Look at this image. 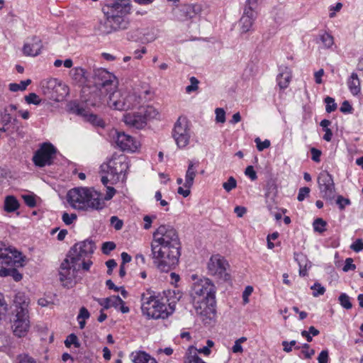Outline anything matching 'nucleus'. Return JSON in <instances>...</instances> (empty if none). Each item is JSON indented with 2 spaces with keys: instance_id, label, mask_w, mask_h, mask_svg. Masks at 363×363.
Returning <instances> with one entry per match:
<instances>
[{
  "instance_id": "603ef678",
  "label": "nucleus",
  "mask_w": 363,
  "mask_h": 363,
  "mask_svg": "<svg viewBox=\"0 0 363 363\" xmlns=\"http://www.w3.org/2000/svg\"><path fill=\"white\" fill-rule=\"evenodd\" d=\"M310 189L308 187H302L299 189L297 199L299 201H303L306 197L309 196Z\"/></svg>"
},
{
  "instance_id": "49530a36",
  "label": "nucleus",
  "mask_w": 363,
  "mask_h": 363,
  "mask_svg": "<svg viewBox=\"0 0 363 363\" xmlns=\"http://www.w3.org/2000/svg\"><path fill=\"white\" fill-rule=\"evenodd\" d=\"M25 203L30 208H33L36 206V201L34 195L25 194L22 196Z\"/></svg>"
},
{
  "instance_id": "c756f323",
  "label": "nucleus",
  "mask_w": 363,
  "mask_h": 363,
  "mask_svg": "<svg viewBox=\"0 0 363 363\" xmlns=\"http://www.w3.org/2000/svg\"><path fill=\"white\" fill-rule=\"evenodd\" d=\"M20 204L13 196H7L4 200V210L8 213L14 212L19 208Z\"/></svg>"
},
{
  "instance_id": "680f3d73",
  "label": "nucleus",
  "mask_w": 363,
  "mask_h": 363,
  "mask_svg": "<svg viewBox=\"0 0 363 363\" xmlns=\"http://www.w3.org/2000/svg\"><path fill=\"white\" fill-rule=\"evenodd\" d=\"M89 316L90 314L88 310L86 308L82 307L80 308L79 313L77 315V320L88 319Z\"/></svg>"
},
{
  "instance_id": "5701e85b",
  "label": "nucleus",
  "mask_w": 363,
  "mask_h": 363,
  "mask_svg": "<svg viewBox=\"0 0 363 363\" xmlns=\"http://www.w3.org/2000/svg\"><path fill=\"white\" fill-rule=\"evenodd\" d=\"M94 300L103 307V309H108L111 307L118 308L123 303V300L118 296H112L106 298H94Z\"/></svg>"
},
{
  "instance_id": "20e7f679",
  "label": "nucleus",
  "mask_w": 363,
  "mask_h": 363,
  "mask_svg": "<svg viewBox=\"0 0 363 363\" xmlns=\"http://www.w3.org/2000/svg\"><path fill=\"white\" fill-rule=\"evenodd\" d=\"M165 298L156 296L154 292L147 291L141 295V311L149 319H165L174 311V305L168 303Z\"/></svg>"
},
{
  "instance_id": "37998d69",
  "label": "nucleus",
  "mask_w": 363,
  "mask_h": 363,
  "mask_svg": "<svg viewBox=\"0 0 363 363\" xmlns=\"http://www.w3.org/2000/svg\"><path fill=\"white\" fill-rule=\"evenodd\" d=\"M325 102L326 104L325 110L328 113H331L336 110L337 104L335 102V99L333 98L327 96L325 99Z\"/></svg>"
},
{
  "instance_id": "3c124183",
  "label": "nucleus",
  "mask_w": 363,
  "mask_h": 363,
  "mask_svg": "<svg viewBox=\"0 0 363 363\" xmlns=\"http://www.w3.org/2000/svg\"><path fill=\"white\" fill-rule=\"evenodd\" d=\"M111 224L113 226V228L116 230H119L123 228V222L122 220L119 219L117 216H111L110 218Z\"/></svg>"
},
{
  "instance_id": "69168bd1",
  "label": "nucleus",
  "mask_w": 363,
  "mask_h": 363,
  "mask_svg": "<svg viewBox=\"0 0 363 363\" xmlns=\"http://www.w3.org/2000/svg\"><path fill=\"white\" fill-rule=\"evenodd\" d=\"M337 204H338L340 209H343L345 206L349 205L350 201L347 199L343 198L342 196H338L337 199Z\"/></svg>"
},
{
  "instance_id": "4be33fe9",
  "label": "nucleus",
  "mask_w": 363,
  "mask_h": 363,
  "mask_svg": "<svg viewBox=\"0 0 363 363\" xmlns=\"http://www.w3.org/2000/svg\"><path fill=\"white\" fill-rule=\"evenodd\" d=\"M17 110V106L14 104H7L4 106H0V118L1 121L4 125L10 124L15 118H13L12 113Z\"/></svg>"
},
{
  "instance_id": "4d7b16f0",
  "label": "nucleus",
  "mask_w": 363,
  "mask_h": 363,
  "mask_svg": "<svg viewBox=\"0 0 363 363\" xmlns=\"http://www.w3.org/2000/svg\"><path fill=\"white\" fill-rule=\"evenodd\" d=\"M245 174L247 177H248L252 181H255L257 179V173L254 169L252 166H248L245 170Z\"/></svg>"
},
{
  "instance_id": "f257e3e1",
  "label": "nucleus",
  "mask_w": 363,
  "mask_h": 363,
  "mask_svg": "<svg viewBox=\"0 0 363 363\" xmlns=\"http://www.w3.org/2000/svg\"><path fill=\"white\" fill-rule=\"evenodd\" d=\"M181 242L175 228L160 225L152 234L151 255L154 264L162 272H167L179 262Z\"/></svg>"
},
{
  "instance_id": "412c9836",
  "label": "nucleus",
  "mask_w": 363,
  "mask_h": 363,
  "mask_svg": "<svg viewBox=\"0 0 363 363\" xmlns=\"http://www.w3.org/2000/svg\"><path fill=\"white\" fill-rule=\"evenodd\" d=\"M279 74L277 75V82L281 89L287 88L291 79V70L287 66L279 67Z\"/></svg>"
},
{
  "instance_id": "09e8293b",
  "label": "nucleus",
  "mask_w": 363,
  "mask_h": 363,
  "mask_svg": "<svg viewBox=\"0 0 363 363\" xmlns=\"http://www.w3.org/2000/svg\"><path fill=\"white\" fill-rule=\"evenodd\" d=\"M255 142L259 151H262L270 146V141L269 140L262 141L259 138H257Z\"/></svg>"
},
{
  "instance_id": "1a4fd4ad",
  "label": "nucleus",
  "mask_w": 363,
  "mask_h": 363,
  "mask_svg": "<svg viewBox=\"0 0 363 363\" xmlns=\"http://www.w3.org/2000/svg\"><path fill=\"white\" fill-rule=\"evenodd\" d=\"M11 323L13 335L18 337H25L28 334L30 327V318L27 308L24 307L23 305L17 306Z\"/></svg>"
},
{
  "instance_id": "7c9ffc66",
  "label": "nucleus",
  "mask_w": 363,
  "mask_h": 363,
  "mask_svg": "<svg viewBox=\"0 0 363 363\" xmlns=\"http://www.w3.org/2000/svg\"><path fill=\"white\" fill-rule=\"evenodd\" d=\"M69 112L76 114L77 116H82L84 118L85 116L88 111L84 108L83 106H81L78 103L73 101L70 102L68 105Z\"/></svg>"
},
{
  "instance_id": "f704fd0d",
  "label": "nucleus",
  "mask_w": 363,
  "mask_h": 363,
  "mask_svg": "<svg viewBox=\"0 0 363 363\" xmlns=\"http://www.w3.org/2000/svg\"><path fill=\"white\" fill-rule=\"evenodd\" d=\"M320 40L322 43L323 48H330L334 44L333 37L328 33H324L320 35Z\"/></svg>"
},
{
  "instance_id": "c9c22d12",
  "label": "nucleus",
  "mask_w": 363,
  "mask_h": 363,
  "mask_svg": "<svg viewBox=\"0 0 363 363\" xmlns=\"http://www.w3.org/2000/svg\"><path fill=\"white\" fill-rule=\"evenodd\" d=\"M84 119L96 126L102 127L104 124V121L99 116L93 113H89V111L86 116H85Z\"/></svg>"
},
{
  "instance_id": "cd10ccee",
  "label": "nucleus",
  "mask_w": 363,
  "mask_h": 363,
  "mask_svg": "<svg viewBox=\"0 0 363 363\" xmlns=\"http://www.w3.org/2000/svg\"><path fill=\"white\" fill-rule=\"evenodd\" d=\"M347 86L350 91L352 95L355 96L360 93V81L356 73H352L351 76L347 80Z\"/></svg>"
},
{
  "instance_id": "6e6552de",
  "label": "nucleus",
  "mask_w": 363,
  "mask_h": 363,
  "mask_svg": "<svg viewBox=\"0 0 363 363\" xmlns=\"http://www.w3.org/2000/svg\"><path fill=\"white\" fill-rule=\"evenodd\" d=\"M77 262L67 257L62 262L58 269L59 280L62 286L67 289L74 287L78 281L77 269Z\"/></svg>"
},
{
  "instance_id": "c85d7f7f",
  "label": "nucleus",
  "mask_w": 363,
  "mask_h": 363,
  "mask_svg": "<svg viewBox=\"0 0 363 363\" xmlns=\"http://www.w3.org/2000/svg\"><path fill=\"white\" fill-rule=\"evenodd\" d=\"M86 71L81 67H75L71 69L69 75L77 83H84L86 80Z\"/></svg>"
},
{
  "instance_id": "6e6d98bb",
  "label": "nucleus",
  "mask_w": 363,
  "mask_h": 363,
  "mask_svg": "<svg viewBox=\"0 0 363 363\" xmlns=\"http://www.w3.org/2000/svg\"><path fill=\"white\" fill-rule=\"evenodd\" d=\"M356 269V265L353 264V259L350 257L347 258L345 262V265L342 268V270L345 272H347L351 270H354Z\"/></svg>"
},
{
  "instance_id": "8fccbe9b",
  "label": "nucleus",
  "mask_w": 363,
  "mask_h": 363,
  "mask_svg": "<svg viewBox=\"0 0 363 363\" xmlns=\"http://www.w3.org/2000/svg\"><path fill=\"white\" fill-rule=\"evenodd\" d=\"M190 82H191V84L186 87V93H189V94L192 91H196L199 88V86H198L199 80L196 77H191L190 78Z\"/></svg>"
},
{
  "instance_id": "e433bc0d",
  "label": "nucleus",
  "mask_w": 363,
  "mask_h": 363,
  "mask_svg": "<svg viewBox=\"0 0 363 363\" xmlns=\"http://www.w3.org/2000/svg\"><path fill=\"white\" fill-rule=\"evenodd\" d=\"M338 301H339V303L345 309L348 310V309H350L352 308V304L350 301V296L346 294L345 293H342L339 298H338Z\"/></svg>"
},
{
  "instance_id": "e2e57ef3",
  "label": "nucleus",
  "mask_w": 363,
  "mask_h": 363,
  "mask_svg": "<svg viewBox=\"0 0 363 363\" xmlns=\"http://www.w3.org/2000/svg\"><path fill=\"white\" fill-rule=\"evenodd\" d=\"M340 111L344 113H350L352 111V107L347 101H344L340 108Z\"/></svg>"
},
{
  "instance_id": "9d476101",
  "label": "nucleus",
  "mask_w": 363,
  "mask_h": 363,
  "mask_svg": "<svg viewBox=\"0 0 363 363\" xmlns=\"http://www.w3.org/2000/svg\"><path fill=\"white\" fill-rule=\"evenodd\" d=\"M191 123L186 116H179L174 125L172 137L178 147L184 148L190 142L191 137Z\"/></svg>"
},
{
  "instance_id": "f3484780",
  "label": "nucleus",
  "mask_w": 363,
  "mask_h": 363,
  "mask_svg": "<svg viewBox=\"0 0 363 363\" xmlns=\"http://www.w3.org/2000/svg\"><path fill=\"white\" fill-rule=\"evenodd\" d=\"M113 138L117 147L123 151L133 152L139 147L138 142L133 137L125 134L124 132L115 130L113 133Z\"/></svg>"
},
{
  "instance_id": "a878e982",
  "label": "nucleus",
  "mask_w": 363,
  "mask_h": 363,
  "mask_svg": "<svg viewBox=\"0 0 363 363\" xmlns=\"http://www.w3.org/2000/svg\"><path fill=\"white\" fill-rule=\"evenodd\" d=\"M256 15L250 14L247 12H244L240 20V24L242 32L246 33L250 30L256 18Z\"/></svg>"
},
{
  "instance_id": "ddd939ff",
  "label": "nucleus",
  "mask_w": 363,
  "mask_h": 363,
  "mask_svg": "<svg viewBox=\"0 0 363 363\" xmlns=\"http://www.w3.org/2000/svg\"><path fill=\"white\" fill-rule=\"evenodd\" d=\"M57 153V149L50 143H42L35 152L32 160L38 167H44L52 164Z\"/></svg>"
},
{
  "instance_id": "7ed1b4c3",
  "label": "nucleus",
  "mask_w": 363,
  "mask_h": 363,
  "mask_svg": "<svg viewBox=\"0 0 363 363\" xmlns=\"http://www.w3.org/2000/svg\"><path fill=\"white\" fill-rule=\"evenodd\" d=\"M132 4L130 0H113L103 8L106 16L105 29L103 31L110 33L128 27L125 16L130 13Z\"/></svg>"
},
{
  "instance_id": "423d86ee",
  "label": "nucleus",
  "mask_w": 363,
  "mask_h": 363,
  "mask_svg": "<svg viewBox=\"0 0 363 363\" xmlns=\"http://www.w3.org/2000/svg\"><path fill=\"white\" fill-rule=\"evenodd\" d=\"M128 168V159L125 155L113 154L100 167L102 184L106 186L108 182L114 184L124 179Z\"/></svg>"
},
{
  "instance_id": "aec40b11",
  "label": "nucleus",
  "mask_w": 363,
  "mask_h": 363,
  "mask_svg": "<svg viewBox=\"0 0 363 363\" xmlns=\"http://www.w3.org/2000/svg\"><path fill=\"white\" fill-rule=\"evenodd\" d=\"M41 48V40L38 37H33L30 42L24 44L23 52L26 55L36 56L40 53Z\"/></svg>"
},
{
  "instance_id": "dca6fc26",
  "label": "nucleus",
  "mask_w": 363,
  "mask_h": 363,
  "mask_svg": "<svg viewBox=\"0 0 363 363\" xmlns=\"http://www.w3.org/2000/svg\"><path fill=\"white\" fill-rule=\"evenodd\" d=\"M216 288L208 278H202L194 283L192 286V298H206L216 297Z\"/></svg>"
},
{
  "instance_id": "5fc2aeb1",
  "label": "nucleus",
  "mask_w": 363,
  "mask_h": 363,
  "mask_svg": "<svg viewBox=\"0 0 363 363\" xmlns=\"http://www.w3.org/2000/svg\"><path fill=\"white\" fill-rule=\"evenodd\" d=\"M350 248L355 252H359L363 250V240L362 239L356 240L351 245Z\"/></svg>"
},
{
  "instance_id": "338daca9",
  "label": "nucleus",
  "mask_w": 363,
  "mask_h": 363,
  "mask_svg": "<svg viewBox=\"0 0 363 363\" xmlns=\"http://www.w3.org/2000/svg\"><path fill=\"white\" fill-rule=\"evenodd\" d=\"M296 344V340H291V342L283 341L282 345L284 347V351L286 352H290L292 350V347Z\"/></svg>"
},
{
  "instance_id": "f03ea898",
  "label": "nucleus",
  "mask_w": 363,
  "mask_h": 363,
  "mask_svg": "<svg viewBox=\"0 0 363 363\" xmlns=\"http://www.w3.org/2000/svg\"><path fill=\"white\" fill-rule=\"evenodd\" d=\"M67 200L72 208L80 211H99L105 207L101 193L93 188H73L67 192Z\"/></svg>"
},
{
  "instance_id": "b1692460",
  "label": "nucleus",
  "mask_w": 363,
  "mask_h": 363,
  "mask_svg": "<svg viewBox=\"0 0 363 363\" xmlns=\"http://www.w3.org/2000/svg\"><path fill=\"white\" fill-rule=\"evenodd\" d=\"M198 164L191 161L189 162L188 168L185 174L184 187H191L194 184V179L196 176Z\"/></svg>"
},
{
  "instance_id": "4468645a",
  "label": "nucleus",
  "mask_w": 363,
  "mask_h": 363,
  "mask_svg": "<svg viewBox=\"0 0 363 363\" xmlns=\"http://www.w3.org/2000/svg\"><path fill=\"white\" fill-rule=\"evenodd\" d=\"M23 258L21 253L11 246L0 243V266L22 267Z\"/></svg>"
},
{
  "instance_id": "393cba45",
  "label": "nucleus",
  "mask_w": 363,
  "mask_h": 363,
  "mask_svg": "<svg viewBox=\"0 0 363 363\" xmlns=\"http://www.w3.org/2000/svg\"><path fill=\"white\" fill-rule=\"evenodd\" d=\"M130 358L133 363H157L155 359L142 351L133 352L130 354Z\"/></svg>"
},
{
  "instance_id": "de8ad7c7",
  "label": "nucleus",
  "mask_w": 363,
  "mask_h": 363,
  "mask_svg": "<svg viewBox=\"0 0 363 363\" xmlns=\"http://www.w3.org/2000/svg\"><path fill=\"white\" fill-rule=\"evenodd\" d=\"M216 121L217 123H223L225 121V112L222 108H217L215 110Z\"/></svg>"
},
{
  "instance_id": "6ab92c4d",
  "label": "nucleus",
  "mask_w": 363,
  "mask_h": 363,
  "mask_svg": "<svg viewBox=\"0 0 363 363\" xmlns=\"http://www.w3.org/2000/svg\"><path fill=\"white\" fill-rule=\"evenodd\" d=\"M124 123L132 128L141 129L146 125L145 117L140 110L133 113H126L123 116Z\"/></svg>"
},
{
  "instance_id": "a19ab883",
  "label": "nucleus",
  "mask_w": 363,
  "mask_h": 363,
  "mask_svg": "<svg viewBox=\"0 0 363 363\" xmlns=\"http://www.w3.org/2000/svg\"><path fill=\"white\" fill-rule=\"evenodd\" d=\"M236 186L237 182L233 177H230L228 181L223 184V187L227 192H230L233 189L236 188Z\"/></svg>"
},
{
  "instance_id": "a211bd4d",
  "label": "nucleus",
  "mask_w": 363,
  "mask_h": 363,
  "mask_svg": "<svg viewBox=\"0 0 363 363\" xmlns=\"http://www.w3.org/2000/svg\"><path fill=\"white\" fill-rule=\"evenodd\" d=\"M318 184L322 197L332 199L335 194V184L333 176L328 172H323L318 177Z\"/></svg>"
},
{
  "instance_id": "f8f14e48",
  "label": "nucleus",
  "mask_w": 363,
  "mask_h": 363,
  "mask_svg": "<svg viewBox=\"0 0 363 363\" xmlns=\"http://www.w3.org/2000/svg\"><path fill=\"white\" fill-rule=\"evenodd\" d=\"M192 298L194 309L197 315L201 317L203 321L211 320L215 318L216 315V297Z\"/></svg>"
},
{
  "instance_id": "0eeeda50",
  "label": "nucleus",
  "mask_w": 363,
  "mask_h": 363,
  "mask_svg": "<svg viewBox=\"0 0 363 363\" xmlns=\"http://www.w3.org/2000/svg\"><path fill=\"white\" fill-rule=\"evenodd\" d=\"M109 107L118 111H128L140 106L142 97L134 89L115 91L108 98Z\"/></svg>"
},
{
  "instance_id": "72a5a7b5",
  "label": "nucleus",
  "mask_w": 363,
  "mask_h": 363,
  "mask_svg": "<svg viewBox=\"0 0 363 363\" xmlns=\"http://www.w3.org/2000/svg\"><path fill=\"white\" fill-rule=\"evenodd\" d=\"M202 11V6L200 4H190L185 7V11L189 14L190 18L199 14Z\"/></svg>"
},
{
  "instance_id": "13d9d810",
  "label": "nucleus",
  "mask_w": 363,
  "mask_h": 363,
  "mask_svg": "<svg viewBox=\"0 0 363 363\" xmlns=\"http://www.w3.org/2000/svg\"><path fill=\"white\" fill-rule=\"evenodd\" d=\"M253 291V287L251 286H247L245 287L244 291L242 292V300L245 304L249 303V296L252 294Z\"/></svg>"
},
{
  "instance_id": "a18cd8bd",
  "label": "nucleus",
  "mask_w": 363,
  "mask_h": 363,
  "mask_svg": "<svg viewBox=\"0 0 363 363\" xmlns=\"http://www.w3.org/2000/svg\"><path fill=\"white\" fill-rule=\"evenodd\" d=\"M77 215L75 213H63L62 216V221L67 225H71L74 220H77Z\"/></svg>"
},
{
  "instance_id": "c03bdc74",
  "label": "nucleus",
  "mask_w": 363,
  "mask_h": 363,
  "mask_svg": "<svg viewBox=\"0 0 363 363\" xmlns=\"http://www.w3.org/2000/svg\"><path fill=\"white\" fill-rule=\"evenodd\" d=\"M157 218V216L155 214L152 215H145L143 217L144 225L143 228L145 230H149L152 227V223L153 220Z\"/></svg>"
},
{
  "instance_id": "052dcab7",
  "label": "nucleus",
  "mask_w": 363,
  "mask_h": 363,
  "mask_svg": "<svg viewBox=\"0 0 363 363\" xmlns=\"http://www.w3.org/2000/svg\"><path fill=\"white\" fill-rule=\"evenodd\" d=\"M19 363H37L35 359L28 354H21L18 357Z\"/></svg>"
},
{
  "instance_id": "79ce46f5",
  "label": "nucleus",
  "mask_w": 363,
  "mask_h": 363,
  "mask_svg": "<svg viewBox=\"0 0 363 363\" xmlns=\"http://www.w3.org/2000/svg\"><path fill=\"white\" fill-rule=\"evenodd\" d=\"M311 289L313 290V296L314 297H318L319 296L323 295L325 292V289L320 284L316 282L313 286H311Z\"/></svg>"
},
{
  "instance_id": "2eb2a0df",
  "label": "nucleus",
  "mask_w": 363,
  "mask_h": 363,
  "mask_svg": "<svg viewBox=\"0 0 363 363\" xmlns=\"http://www.w3.org/2000/svg\"><path fill=\"white\" fill-rule=\"evenodd\" d=\"M95 244L92 240H86L82 242L76 243L69 250L68 257L72 262H78L82 259L89 257L94 253Z\"/></svg>"
},
{
  "instance_id": "58836bf2",
  "label": "nucleus",
  "mask_w": 363,
  "mask_h": 363,
  "mask_svg": "<svg viewBox=\"0 0 363 363\" xmlns=\"http://www.w3.org/2000/svg\"><path fill=\"white\" fill-rule=\"evenodd\" d=\"M257 7V0H247L246 5L244 9V12H247L248 13L256 15V9Z\"/></svg>"
},
{
  "instance_id": "bf43d9fd",
  "label": "nucleus",
  "mask_w": 363,
  "mask_h": 363,
  "mask_svg": "<svg viewBox=\"0 0 363 363\" xmlns=\"http://www.w3.org/2000/svg\"><path fill=\"white\" fill-rule=\"evenodd\" d=\"M318 363H328L329 354L327 350H322L318 357Z\"/></svg>"
},
{
  "instance_id": "864d4df0",
  "label": "nucleus",
  "mask_w": 363,
  "mask_h": 363,
  "mask_svg": "<svg viewBox=\"0 0 363 363\" xmlns=\"http://www.w3.org/2000/svg\"><path fill=\"white\" fill-rule=\"evenodd\" d=\"M116 248V244L113 242H106L102 245V252L105 255L109 254Z\"/></svg>"
},
{
  "instance_id": "0e129e2a",
  "label": "nucleus",
  "mask_w": 363,
  "mask_h": 363,
  "mask_svg": "<svg viewBox=\"0 0 363 363\" xmlns=\"http://www.w3.org/2000/svg\"><path fill=\"white\" fill-rule=\"evenodd\" d=\"M311 152L312 155L311 159L315 162H319L320 160V157L321 155V151L315 147H312L311 149Z\"/></svg>"
},
{
  "instance_id": "4c0bfd02",
  "label": "nucleus",
  "mask_w": 363,
  "mask_h": 363,
  "mask_svg": "<svg viewBox=\"0 0 363 363\" xmlns=\"http://www.w3.org/2000/svg\"><path fill=\"white\" fill-rule=\"evenodd\" d=\"M326 225V222L320 218H316L313 223L314 230L319 233H323L325 231Z\"/></svg>"
},
{
  "instance_id": "39448f33",
  "label": "nucleus",
  "mask_w": 363,
  "mask_h": 363,
  "mask_svg": "<svg viewBox=\"0 0 363 363\" xmlns=\"http://www.w3.org/2000/svg\"><path fill=\"white\" fill-rule=\"evenodd\" d=\"M94 86L99 91V96L94 101L89 99L86 101L88 104L93 106H99L104 98L110 96L118 89V81L117 77L111 72L104 68H97L94 70L93 76Z\"/></svg>"
},
{
  "instance_id": "473e14b6",
  "label": "nucleus",
  "mask_w": 363,
  "mask_h": 363,
  "mask_svg": "<svg viewBox=\"0 0 363 363\" xmlns=\"http://www.w3.org/2000/svg\"><path fill=\"white\" fill-rule=\"evenodd\" d=\"M31 83L30 79L21 81L19 84L11 83L9 84V89L11 91L16 92L18 91H24L26 87Z\"/></svg>"
},
{
  "instance_id": "9b49d317",
  "label": "nucleus",
  "mask_w": 363,
  "mask_h": 363,
  "mask_svg": "<svg viewBox=\"0 0 363 363\" xmlns=\"http://www.w3.org/2000/svg\"><path fill=\"white\" fill-rule=\"evenodd\" d=\"M229 268L228 262L218 254L212 255L207 264L208 274L222 281L230 279Z\"/></svg>"
},
{
  "instance_id": "ea45409f",
  "label": "nucleus",
  "mask_w": 363,
  "mask_h": 363,
  "mask_svg": "<svg viewBox=\"0 0 363 363\" xmlns=\"http://www.w3.org/2000/svg\"><path fill=\"white\" fill-rule=\"evenodd\" d=\"M25 101L28 104L39 105L41 102L40 97L35 93H30L25 96Z\"/></svg>"
},
{
  "instance_id": "bb28decb",
  "label": "nucleus",
  "mask_w": 363,
  "mask_h": 363,
  "mask_svg": "<svg viewBox=\"0 0 363 363\" xmlns=\"http://www.w3.org/2000/svg\"><path fill=\"white\" fill-rule=\"evenodd\" d=\"M48 84L49 87L52 88L54 91L62 97H64L68 94V87L56 79H50Z\"/></svg>"
},
{
  "instance_id": "2f4dec72",
  "label": "nucleus",
  "mask_w": 363,
  "mask_h": 363,
  "mask_svg": "<svg viewBox=\"0 0 363 363\" xmlns=\"http://www.w3.org/2000/svg\"><path fill=\"white\" fill-rule=\"evenodd\" d=\"M143 115L145 117V121L147 120L155 118L159 115V112L153 106H147L146 107L140 108Z\"/></svg>"
},
{
  "instance_id": "774afa93",
  "label": "nucleus",
  "mask_w": 363,
  "mask_h": 363,
  "mask_svg": "<svg viewBox=\"0 0 363 363\" xmlns=\"http://www.w3.org/2000/svg\"><path fill=\"white\" fill-rule=\"evenodd\" d=\"M116 194V189L111 186H107L106 191V195L104 196V200L108 201L111 200Z\"/></svg>"
}]
</instances>
